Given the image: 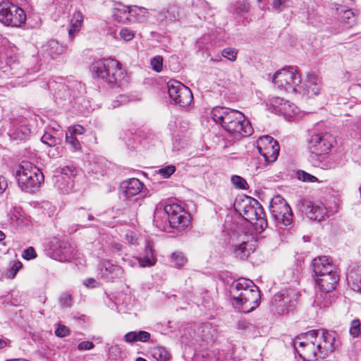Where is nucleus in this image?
<instances>
[{"mask_svg": "<svg viewBox=\"0 0 361 361\" xmlns=\"http://www.w3.org/2000/svg\"><path fill=\"white\" fill-rule=\"evenodd\" d=\"M154 357L157 361H169L171 355L166 348L160 347L154 350Z\"/></svg>", "mask_w": 361, "mask_h": 361, "instance_id": "ea45409f", "label": "nucleus"}, {"mask_svg": "<svg viewBox=\"0 0 361 361\" xmlns=\"http://www.w3.org/2000/svg\"><path fill=\"white\" fill-rule=\"evenodd\" d=\"M347 281L353 290L361 293V265L352 268L348 272Z\"/></svg>", "mask_w": 361, "mask_h": 361, "instance_id": "bb28decb", "label": "nucleus"}, {"mask_svg": "<svg viewBox=\"0 0 361 361\" xmlns=\"http://www.w3.org/2000/svg\"><path fill=\"white\" fill-rule=\"evenodd\" d=\"M85 132V129L83 126L80 125H75L68 127L66 133L76 137L77 135H81L84 134Z\"/></svg>", "mask_w": 361, "mask_h": 361, "instance_id": "37998d69", "label": "nucleus"}, {"mask_svg": "<svg viewBox=\"0 0 361 361\" xmlns=\"http://www.w3.org/2000/svg\"><path fill=\"white\" fill-rule=\"evenodd\" d=\"M169 228L181 231L190 222L189 214L177 204H166Z\"/></svg>", "mask_w": 361, "mask_h": 361, "instance_id": "4468645a", "label": "nucleus"}, {"mask_svg": "<svg viewBox=\"0 0 361 361\" xmlns=\"http://www.w3.org/2000/svg\"><path fill=\"white\" fill-rule=\"evenodd\" d=\"M99 269L102 278L106 281L121 278L123 274V270L120 266L109 261L101 263Z\"/></svg>", "mask_w": 361, "mask_h": 361, "instance_id": "5701e85b", "label": "nucleus"}, {"mask_svg": "<svg viewBox=\"0 0 361 361\" xmlns=\"http://www.w3.org/2000/svg\"><path fill=\"white\" fill-rule=\"evenodd\" d=\"M298 177L300 180L304 182H317L318 179L314 176H312L304 171H298Z\"/></svg>", "mask_w": 361, "mask_h": 361, "instance_id": "a18cd8bd", "label": "nucleus"}, {"mask_svg": "<svg viewBox=\"0 0 361 361\" xmlns=\"http://www.w3.org/2000/svg\"><path fill=\"white\" fill-rule=\"evenodd\" d=\"M7 187V183L4 178L0 177V193H1Z\"/></svg>", "mask_w": 361, "mask_h": 361, "instance_id": "680f3d73", "label": "nucleus"}, {"mask_svg": "<svg viewBox=\"0 0 361 361\" xmlns=\"http://www.w3.org/2000/svg\"><path fill=\"white\" fill-rule=\"evenodd\" d=\"M339 341L336 338V333L320 329V334L317 341V348L320 350V357L324 359L331 353L338 348Z\"/></svg>", "mask_w": 361, "mask_h": 361, "instance_id": "f3484780", "label": "nucleus"}, {"mask_svg": "<svg viewBox=\"0 0 361 361\" xmlns=\"http://www.w3.org/2000/svg\"><path fill=\"white\" fill-rule=\"evenodd\" d=\"M15 178L22 190L32 192L39 188L44 175L38 167L29 161H23L13 169Z\"/></svg>", "mask_w": 361, "mask_h": 361, "instance_id": "20e7f679", "label": "nucleus"}, {"mask_svg": "<svg viewBox=\"0 0 361 361\" xmlns=\"http://www.w3.org/2000/svg\"><path fill=\"white\" fill-rule=\"evenodd\" d=\"M312 270L314 278L319 276H323L325 274H329L337 269L335 264L332 263L326 256L319 257L313 259L312 262Z\"/></svg>", "mask_w": 361, "mask_h": 361, "instance_id": "412c9836", "label": "nucleus"}, {"mask_svg": "<svg viewBox=\"0 0 361 361\" xmlns=\"http://www.w3.org/2000/svg\"><path fill=\"white\" fill-rule=\"evenodd\" d=\"M66 142L74 152H82L80 142L76 137L66 133Z\"/></svg>", "mask_w": 361, "mask_h": 361, "instance_id": "58836bf2", "label": "nucleus"}, {"mask_svg": "<svg viewBox=\"0 0 361 361\" xmlns=\"http://www.w3.org/2000/svg\"><path fill=\"white\" fill-rule=\"evenodd\" d=\"M211 118L221 126L235 140L252 134L253 128L249 120L240 111L224 106H216L211 111Z\"/></svg>", "mask_w": 361, "mask_h": 361, "instance_id": "f257e3e1", "label": "nucleus"}, {"mask_svg": "<svg viewBox=\"0 0 361 361\" xmlns=\"http://www.w3.org/2000/svg\"><path fill=\"white\" fill-rule=\"evenodd\" d=\"M176 171V167L173 165L166 166L159 170V173L164 178H169Z\"/></svg>", "mask_w": 361, "mask_h": 361, "instance_id": "09e8293b", "label": "nucleus"}, {"mask_svg": "<svg viewBox=\"0 0 361 361\" xmlns=\"http://www.w3.org/2000/svg\"><path fill=\"white\" fill-rule=\"evenodd\" d=\"M65 49L66 47L60 44L59 42L55 39L48 41L43 47V51L44 53L52 59H54L61 54Z\"/></svg>", "mask_w": 361, "mask_h": 361, "instance_id": "c85d7f7f", "label": "nucleus"}, {"mask_svg": "<svg viewBox=\"0 0 361 361\" xmlns=\"http://www.w3.org/2000/svg\"><path fill=\"white\" fill-rule=\"evenodd\" d=\"M6 341L0 339V348H4V346H6Z\"/></svg>", "mask_w": 361, "mask_h": 361, "instance_id": "338daca9", "label": "nucleus"}, {"mask_svg": "<svg viewBox=\"0 0 361 361\" xmlns=\"http://www.w3.org/2000/svg\"><path fill=\"white\" fill-rule=\"evenodd\" d=\"M96 282V281L94 279H88L84 281V285L86 286H89L90 284H92V286H94V283Z\"/></svg>", "mask_w": 361, "mask_h": 361, "instance_id": "e2e57ef3", "label": "nucleus"}, {"mask_svg": "<svg viewBox=\"0 0 361 361\" xmlns=\"http://www.w3.org/2000/svg\"><path fill=\"white\" fill-rule=\"evenodd\" d=\"M233 305L240 312L248 313L259 305L261 295L252 281L240 278L233 282L230 288Z\"/></svg>", "mask_w": 361, "mask_h": 361, "instance_id": "f03ea898", "label": "nucleus"}, {"mask_svg": "<svg viewBox=\"0 0 361 361\" xmlns=\"http://www.w3.org/2000/svg\"><path fill=\"white\" fill-rule=\"evenodd\" d=\"M144 184L137 178H130L120 185L121 195L125 201L137 202L141 197Z\"/></svg>", "mask_w": 361, "mask_h": 361, "instance_id": "a211bd4d", "label": "nucleus"}, {"mask_svg": "<svg viewBox=\"0 0 361 361\" xmlns=\"http://www.w3.org/2000/svg\"><path fill=\"white\" fill-rule=\"evenodd\" d=\"M250 238V235L241 233L237 235L235 240L233 239V253L240 259H247L252 250V245L249 243Z\"/></svg>", "mask_w": 361, "mask_h": 361, "instance_id": "aec40b11", "label": "nucleus"}, {"mask_svg": "<svg viewBox=\"0 0 361 361\" xmlns=\"http://www.w3.org/2000/svg\"><path fill=\"white\" fill-rule=\"evenodd\" d=\"M47 248L51 257L59 262L69 261L75 255L74 248L68 242L56 237L49 240Z\"/></svg>", "mask_w": 361, "mask_h": 361, "instance_id": "ddd939ff", "label": "nucleus"}, {"mask_svg": "<svg viewBox=\"0 0 361 361\" xmlns=\"http://www.w3.org/2000/svg\"><path fill=\"white\" fill-rule=\"evenodd\" d=\"M150 338V334L145 331H131L125 335V340L128 343L135 341L146 342Z\"/></svg>", "mask_w": 361, "mask_h": 361, "instance_id": "473e14b6", "label": "nucleus"}, {"mask_svg": "<svg viewBox=\"0 0 361 361\" xmlns=\"http://www.w3.org/2000/svg\"><path fill=\"white\" fill-rule=\"evenodd\" d=\"M280 111L286 116H293L297 114L298 108L294 104L287 100L283 103V106L280 107Z\"/></svg>", "mask_w": 361, "mask_h": 361, "instance_id": "4c0bfd02", "label": "nucleus"}, {"mask_svg": "<svg viewBox=\"0 0 361 361\" xmlns=\"http://www.w3.org/2000/svg\"><path fill=\"white\" fill-rule=\"evenodd\" d=\"M151 66L154 71L160 72L163 67V59L160 56H154L151 60Z\"/></svg>", "mask_w": 361, "mask_h": 361, "instance_id": "49530a36", "label": "nucleus"}, {"mask_svg": "<svg viewBox=\"0 0 361 361\" xmlns=\"http://www.w3.org/2000/svg\"><path fill=\"white\" fill-rule=\"evenodd\" d=\"M130 99H129V97L126 94H120L117 97L116 102L118 103L119 105H123L128 104Z\"/></svg>", "mask_w": 361, "mask_h": 361, "instance_id": "13d9d810", "label": "nucleus"}, {"mask_svg": "<svg viewBox=\"0 0 361 361\" xmlns=\"http://www.w3.org/2000/svg\"><path fill=\"white\" fill-rule=\"evenodd\" d=\"M337 13L343 23L348 27H352L356 23L357 18L352 9L345 6L340 5L336 8Z\"/></svg>", "mask_w": 361, "mask_h": 361, "instance_id": "cd10ccee", "label": "nucleus"}, {"mask_svg": "<svg viewBox=\"0 0 361 361\" xmlns=\"http://www.w3.org/2000/svg\"><path fill=\"white\" fill-rule=\"evenodd\" d=\"M269 210L276 221L284 226H289L293 222L292 209L282 197L277 195L271 199Z\"/></svg>", "mask_w": 361, "mask_h": 361, "instance_id": "9d476101", "label": "nucleus"}, {"mask_svg": "<svg viewBox=\"0 0 361 361\" xmlns=\"http://www.w3.org/2000/svg\"><path fill=\"white\" fill-rule=\"evenodd\" d=\"M167 88L169 97L176 104L185 107L192 102L193 95L190 89L180 82L171 80L167 82Z\"/></svg>", "mask_w": 361, "mask_h": 361, "instance_id": "9b49d317", "label": "nucleus"}, {"mask_svg": "<svg viewBox=\"0 0 361 361\" xmlns=\"http://www.w3.org/2000/svg\"><path fill=\"white\" fill-rule=\"evenodd\" d=\"M297 293L291 289L276 294L271 300V310L281 315L289 312L295 306Z\"/></svg>", "mask_w": 361, "mask_h": 361, "instance_id": "f8f14e48", "label": "nucleus"}, {"mask_svg": "<svg viewBox=\"0 0 361 361\" xmlns=\"http://www.w3.org/2000/svg\"><path fill=\"white\" fill-rule=\"evenodd\" d=\"M333 137L328 133L312 135L308 142L309 160L312 164L322 169L332 168L327 156L332 147Z\"/></svg>", "mask_w": 361, "mask_h": 361, "instance_id": "7ed1b4c3", "label": "nucleus"}, {"mask_svg": "<svg viewBox=\"0 0 361 361\" xmlns=\"http://www.w3.org/2000/svg\"><path fill=\"white\" fill-rule=\"evenodd\" d=\"M273 82L278 88L288 92H301V76L294 68L289 67L276 72Z\"/></svg>", "mask_w": 361, "mask_h": 361, "instance_id": "6e6552de", "label": "nucleus"}, {"mask_svg": "<svg viewBox=\"0 0 361 361\" xmlns=\"http://www.w3.org/2000/svg\"><path fill=\"white\" fill-rule=\"evenodd\" d=\"M92 73L94 78L115 84L124 78L121 63L113 59H104L93 62Z\"/></svg>", "mask_w": 361, "mask_h": 361, "instance_id": "423d86ee", "label": "nucleus"}, {"mask_svg": "<svg viewBox=\"0 0 361 361\" xmlns=\"http://www.w3.org/2000/svg\"><path fill=\"white\" fill-rule=\"evenodd\" d=\"M286 0H274L273 8L275 10L281 11Z\"/></svg>", "mask_w": 361, "mask_h": 361, "instance_id": "052dcab7", "label": "nucleus"}, {"mask_svg": "<svg viewBox=\"0 0 361 361\" xmlns=\"http://www.w3.org/2000/svg\"><path fill=\"white\" fill-rule=\"evenodd\" d=\"M263 207L259 202L253 198L249 199V204H245L240 214L247 221L253 223L256 216L262 214Z\"/></svg>", "mask_w": 361, "mask_h": 361, "instance_id": "b1692460", "label": "nucleus"}, {"mask_svg": "<svg viewBox=\"0 0 361 361\" xmlns=\"http://www.w3.org/2000/svg\"><path fill=\"white\" fill-rule=\"evenodd\" d=\"M231 182L238 188L246 189L247 188L246 180L241 176H233L231 178Z\"/></svg>", "mask_w": 361, "mask_h": 361, "instance_id": "c03bdc74", "label": "nucleus"}, {"mask_svg": "<svg viewBox=\"0 0 361 361\" xmlns=\"http://www.w3.org/2000/svg\"><path fill=\"white\" fill-rule=\"evenodd\" d=\"M26 20L23 9L10 1L0 3V21L7 26L20 27Z\"/></svg>", "mask_w": 361, "mask_h": 361, "instance_id": "1a4fd4ad", "label": "nucleus"}, {"mask_svg": "<svg viewBox=\"0 0 361 361\" xmlns=\"http://www.w3.org/2000/svg\"><path fill=\"white\" fill-rule=\"evenodd\" d=\"M5 234L1 231H0V242L3 240L5 238Z\"/></svg>", "mask_w": 361, "mask_h": 361, "instance_id": "774afa93", "label": "nucleus"}, {"mask_svg": "<svg viewBox=\"0 0 361 361\" xmlns=\"http://www.w3.org/2000/svg\"><path fill=\"white\" fill-rule=\"evenodd\" d=\"M21 267H22L21 262H14L13 264L12 265L11 269L8 270L6 274L8 278H9V279L14 278L16 276V275L17 274V273L18 272V271L21 269Z\"/></svg>", "mask_w": 361, "mask_h": 361, "instance_id": "3c124183", "label": "nucleus"}, {"mask_svg": "<svg viewBox=\"0 0 361 361\" xmlns=\"http://www.w3.org/2000/svg\"><path fill=\"white\" fill-rule=\"evenodd\" d=\"M222 56L231 61L236 60L237 51L233 48H225L222 51Z\"/></svg>", "mask_w": 361, "mask_h": 361, "instance_id": "de8ad7c7", "label": "nucleus"}, {"mask_svg": "<svg viewBox=\"0 0 361 361\" xmlns=\"http://www.w3.org/2000/svg\"><path fill=\"white\" fill-rule=\"evenodd\" d=\"M257 148L265 161L272 163L276 160L279 152V145L278 142L271 136L266 135L260 137Z\"/></svg>", "mask_w": 361, "mask_h": 361, "instance_id": "2eb2a0df", "label": "nucleus"}, {"mask_svg": "<svg viewBox=\"0 0 361 361\" xmlns=\"http://www.w3.org/2000/svg\"><path fill=\"white\" fill-rule=\"evenodd\" d=\"M153 224L159 229L161 231H167L169 228V222L166 205L164 207L161 205L156 207L154 214Z\"/></svg>", "mask_w": 361, "mask_h": 361, "instance_id": "393cba45", "label": "nucleus"}, {"mask_svg": "<svg viewBox=\"0 0 361 361\" xmlns=\"http://www.w3.org/2000/svg\"><path fill=\"white\" fill-rule=\"evenodd\" d=\"M113 247H114L115 250H118H118H121V245L116 243V244H115V245L113 246Z\"/></svg>", "mask_w": 361, "mask_h": 361, "instance_id": "69168bd1", "label": "nucleus"}, {"mask_svg": "<svg viewBox=\"0 0 361 361\" xmlns=\"http://www.w3.org/2000/svg\"><path fill=\"white\" fill-rule=\"evenodd\" d=\"M94 348V344L92 342L90 341H82L80 342L78 345V348L80 350H90Z\"/></svg>", "mask_w": 361, "mask_h": 361, "instance_id": "4d7b16f0", "label": "nucleus"}, {"mask_svg": "<svg viewBox=\"0 0 361 361\" xmlns=\"http://www.w3.org/2000/svg\"><path fill=\"white\" fill-rule=\"evenodd\" d=\"M326 209L321 203H309L305 207V213L306 216L312 221H320L326 214Z\"/></svg>", "mask_w": 361, "mask_h": 361, "instance_id": "a878e982", "label": "nucleus"}, {"mask_svg": "<svg viewBox=\"0 0 361 361\" xmlns=\"http://www.w3.org/2000/svg\"><path fill=\"white\" fill-rule=\"evenodd\" d=\"M301 92H298L300 94L307 95L309 97H312L319 94L322 82L318 76L314 74H310L301 85Z\"/></svg>", "mask_w": 361, "mask_h": 361, "instance_id": "4be33fe9", "label": "nucleus"}, {"mask_svg": "<svg viewBox=\"0 0 361 361\" xmlns=\"http://www.w3.org/2000/svg\"><path fill=\"white\" fill-rule=\"evenodd\" d=\"M350 334L353 337H357L360 334V322L359 319H353L350 323Z\"/></svg>", "mask_w": 361, "mask_h": 361, "instance_id": "79ce46f5", "label": "nucleus"}, {"mask_svg": "<svg viewBox=\"0 0 361 361\" xmlns=\"http://www.w3.org/2000/svg\"><path fill=\"white\" fill-rule=\"evenodd\" d=\"M252 326V324L246 320L241 319L237 323V329L238 330L247 331Z\"/></svg>", "mask_w": 361, "mask_h": 361, "instance_id": "6e6d98bb", "label": "nucleus"}, {"mask_svg": "<svg viewBox=\"0 0 361 361\" xmlns=\"http://www.w3.org/2000/svg\"><path fill=\"white\" fill-rule=\"evenodd\" d=\"M83 22V15L80 11H76L73 13L71 25L68 29V35L71 39L74 37V35L80 31L81 25Z\"/></svg>", "mask_w": 361, "mask_h": 361, "instance_id": "2f4dec72", "label": "nucleus"}, {"mask_svg": "<svg viewBox=\"0 0 361 361\" xmlns=\"http://www.w3.org/2000/svg\"><path fill=\"white\" fill-rule=\"evenodd\" d=\"M22 256L24 259L30 260L35 259L37 257V254L35 249L32 247H29L28 248L24 250Z\"/></svg>", "mask_w": 361, "mask_h": 361, "instance_id": "864d4df0", "label": "nucleus"}, {"mask_svg": "<svg viewBox=\"0 0 361 361\" xmlns=\"http://www.w3.org/2000/svg\"><path fill=\"white\" fill-rule=\"evenodd\" d=\"M355 126L357 130L361 132V116L357 118V121L355 123Z\"/></svg>", "mask_w": 361, "mask_h": 361, "instance_id": "0e129e2a", "label": "nucleus"}, {"mask_svg": "<svg viewBox=\"0 0 361 361\" xmlns=\"http://www.w3.org/2000/svg\"><path fill=\"white\" fill-rule=\"evenodd\" d=\"M121 37L126 42L130 41L135 37V32L128 28H122L120 31Z\"/></svg>", "mask_w": 361, "mask_h": 361, "instance_id": "8fccbe9b", "label": "nucleus"}, {"mask_svg": "<svg viewBox=\"0 0 361 361\" xmlns=\"http://www.w3.org/2000/svg\"><path fill=\"white\" fill-rule=\"evenodd\" d=\"M146 255L144 257L138 258V262L140 267H151L156 262V259L153 256L152 250L151 247H147L145 251Z\"/></svg>", "mask_w": 361, "mask_h": 361, "instance_id": "72a5a7b5", "label": "nucleus"}, {"mask_svg": "<svg viewBox=\"0 0 361 361\" xmlns=\"http://www.w3.org/2000/svg\"><path fill=\"white\" fill-rule=\"evenodd\" d=\"M294 347L300 357L305 361H317L324 359L320 357V350L317 348V343L301 342L300 337H296L293 340Z\"/></svg>", "mask_w": 361, "mask_h": 361, "instance_id": "dca6fc26", "label": "nucleus"}, {"mask_svg": "<svg viewBox=\"0 0 361 361\" xmlns=\"http://www.w3.org/2000/svg\"><path fill=\"white\" fill-rule=\"evenodd\" d=\"M69 334H70L69 329L64 325L59 324L55 330L56 336L58 337H60V338L65 337V336L69 335Z\"/></svg>", "mask_w": 361, "mask_h": 361, "instance_id": "603ef678", "label": "nucleus"}, {"mask_svg": "<svg viewBox=\"0 0 361 361\" xmlns=\"http://www.w3.org/2000/svg\"><path fill=\"white\" fill-rule=\"evenodd\" d=\"M287 100H285L281 97H275L272 99L271 103L274 106H278L280 110V107L283 106V103L286 102Z\"/></svg>", "mask_w": 361, "mask_h": 361, "instance_id": "bf43d9fd", "label": "nucleus"}, {"mask_svg": "<svg viewBox=\"0 0 361 361\" xmlns=\"http://www.w3.org/2000/svg\"><path fill=\"white\" fill-rule=\"evenodd\" d=\"M1 69L8 76L23 77L29 74L27 68L20 64V54L18 47L8 42L3 44L0 50Z\"/></svg>", "mask_w": 361, "mask_h": 361, "instance_id": "39448f33", "label": "nucleus"}, {"mask_svg": "<svg viewBox=\"0 0 361 361\" xmlns=\"http://www.w3.org/2000/svg\"><path fill=\"white\" fill-rule=\"evenodd\" d=\"M114 19L121 23H128L130 19V7L121 5L114 8L113 13Z\"/></svg>", "mask_w": 361, "mask_h": 361, "instance_id": "7c9ffc66", "label": "nucleus"}, {"mask_svg": "<svg viewBox=\"0 0 361 361\" xmlns=\"http://www.w3.org/2000/svg\"><path fill=\"white\" fill-rule=\"evenodd\" d=\"M60 304L63 307H70L71 305V297L70 295L63 294L60 297Z\"/></svg>", "mask_w": 361, "mask_h": 361, "instance_id": "5fc2aeb1", "label": "nucleus"}, {"mask_svg": "<svg viewBox=\"0 0 361 361\" xmlns=\"http://www.w3.org/2000/svg\"><path fill=\"white\" fill-rule=\"evenodd\" d=\"M320 334V330H311L305 334L298 336V337L301 338V342L305 343H317L319 336Z\"/></svg>", "mask_w": 361, "mask_h": 361, "instance_id": "e433bc0d", "label": "nucleus"}, {"mask_svg": "<svg viewBox=\"0 0 361 361\" xmlns=\"http://www.w3.org/2000/svg\"><path fill=\"white\" fill-rule=\"evenodd\" d=\"M76 173V168L73 166L63 167L60 174L56 176V188L62 193L71 192L73 188V178Z\"/></svg>", "mask_w": 361, "mask_h": 361, "instance_id": "6ab92c4d", "label": "nucleus"}, {"mask_svg": "<svg viewBox=\"0 0 361 361\" xmlns=\"http://www.w3.org/2000/svg\"><path fill=\"white\" fill-rule=\"evenodd\" d=\"M256 219L252 223L254 226L255 231L258 233H262L268 226L267 221L265 218V214L264 209H262V214L256 216Z\"/></svg>", "mask_w": 361, "mask_h": 361, "instance_id": "c9c22d12", "label": "nucleus"}, {"mask_svg": "<svg viewBox=\"0 0 361 361\" xmlns=\"http://www.w3.org/2000/svg\"><path fill=\"white\" fill-rule=\"evenodd\" d=\"M148 18L147 9L144 7L136 6L130 7V19L129 23H144Z\"/></svg>", "mask_w": 361, "mask_h": 361, "instance_id": "c756f323", "label": "nucleus"}, {"mask_svg": "<svg viewBox=\"0 0 361 361\" xmlns=\"http://www.w3.org/2000/svg\"><path fill=\"white\" fill-rule=\"evenodd\" d=\"M187 262V258L181 252H175L171 255V262L173 264V266L177 269L183 267Z\"/></svg>", "mask_w": 361, "mask_h": 361, "instance_id": "f704fd0d", "label": "nucleus"}, {"mask_svg": "<svg viewBox=\"0 0 361 361\" xmlns=\"http://www.w3.org/2000/svg\"><path fill=\"white\" fill-rule=\"evenodd\" d=\"M315 281L321 289V292L316 294L314 302L320 308L326 307L329 304V297L327 293L334 290L339 280L337 269L329 274L319 276L314 278Z\"/></svg>", "mask_w": 361, "mask_h": 361, "instance_id": "0eeeda50", "label": "nucleus"}, {"mask_svg": "<svg viewBox=\"0 0 361 361\" xmlns=\"http://www.w3.org/2000/svg\"><path fill=\"white\" fill-rule=\"evenodd\" d=\"M42 142L49 147H53L59 143V139L50 133H45L41 138Z\"/></svg>", "mask_w": 361, "mask_h": 361, "instance_id": "a19ab883", "label": "nucleus"}]
</instances>
